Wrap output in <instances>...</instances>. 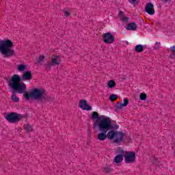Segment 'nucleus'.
I'll return each mask as SVG.
<instances>
[{
    "mask_svg": "<svg viewBox=\"0 0 175 175\" xmlns=\"http://www.w3.org/2000/svg\"><path fill=\"white\" fill-rule=\"evenodd\" d=\"M21 78L20 75L15 74L12 78L8 81V85L15 92L18 94H23V96L25 99H29L33 98L32 92L30 94L27 92V85L25 83H21Z\"/></svg>",
    "mask_w": 175,
    "mask_h": 175,
    "instance_id": "obj_1",
    "label": "nucleus"
},
{
    "mask_svg": "<svg viewBox=\"0 0 175 175\" xmlns=\"http://www.w3.org/2000/svg\"><path fill=\"white\" fill-rule=\"evenodd\" d=\"M98 128L100 133H98L97 139H98L100 142H103V140L109 139V132L113 129L111 120H110L109 118L103 116V118L98 122Z\"/></svg>",
    "mask_w": 175,
    "mask_h": 175,
    "instance_id": "obj_2",
    "label": "nucleus"
},
{
    "mask_svg": "<svg viewBox=\"0 0 175 175\" xmlns=\"http://www.w3.org/2000/svg\"><path fill=\"white\" fill-rule=\"evenodd\" d=\"M13 47V42L10 40H2L0 42V53L5 57H13L14 55V50Z\"/></svg>",
    "mask_w": 175,
    "mask_h": 175,
    "instance_id": "obj_3",
    "label": "nucleus"
},
{
    "mask_svg": "<svg viewBox=\"0 0 175 175\" xmlns=\"http://www.w3.org/2000/svg\"><path fill=\"white\" fill-rule=\"evenodd\" d=\"M124 137H125V134L121 131L111 130L108 132L109 140H113L115 144L122 143V142H124Z\"/></svg>",
    "mask_w": 175,
    "mask_h": 175,
    "instance_id": "obj_4",
    "label": "nucleus"
},
{
    "mask_svg": "<svg viewBox=\"0 0 175 175\" xmlns=\"http://www.w3.org/2000/svg\"><path fill=\"white\" fill-rule=\"evenodd\" d=\"M5 120L10 124H15V122H19L23 118H25V116L23 114L17 113L16 112H11L4 116Z\"/></svg>",
    "mask_w": 175,
    "mask_h": 175,
    "instance_id": "obj_5",
    "label": "nucleus"
},
{
    "mask_svg": "<svg viewBox=\"0 0 175 175\" xmlns=\"http://www.w3.org/2000/svg\"><path fill=\"white\" fill-rule=\"evenodd\" d=\"M61 64V57L59 55H53L51 59V62H47L45 64L46 69H51V66H55Z\"/></svg>",
    "mask_w": 175,
    "mask_h": 175,
    "instance_id": "obj_6",
    "label": "nucleus"
},
{
    "mask_svg": "<svg viewBox=\"0 0 175 175\" xmlns=\"http://www.w3.org/2000/svg\"><path fill=\"white\" fill-rule=\"evenodd\" d=\"M124 158L126 163H133L136 161V154L133 152H126Z\"/></svg>",
    "mask_w": 175,
    "mask_h": 175,
    "instance_id": "obj_7",
    "label": "nucleus"
},
{
    "mask_svg": "<svg viewBox=\"0 0 175 175\" xmlns=\"http://www.w3.org/2000/svg\"><path fill=\"white\" fill-rule=\"evenodd\" d=\"M33 99H42L44 96V91L40 89H33L31 91Z\"/></svg>",
    "mask_w": 175,
    "mask_h": 175,
    "instance_id": "obj_8",
    "label": "nucleus"
},
{
    "mask_svg": "<svg viewBox=\"0 0 175 175\" xmlns=\"http://www.w3.org/2000/svg\"><path fill=\"white\" fill-rule=\"evenodd\" d=\"M104 43L111 44L114 43V36L111 33H105L103 35Z\"/></svg>",
    "mask_w": 175,
    "mask_h": 175,
    "instance_id": "obj_9",
    "label": "nucleus"
},
{
    "mask_svg": "<svg viewBox=\"0 0 175 175\" xmlns=\"http://www.w3.org/2000/svg\"><path fill=\"white\" fill-rule=\"evenodd\" d=\"M145 10L148 14L152 16L155 14V10H154V4L152 3H148L145 6Z\"/></svg>",
    "mask_w": 175,
    "mask_h": 175,
    "instance_id": "obj_10",
    "label": "nucleus"
},
{
    "mask_svg": "<svg viewBox=\"0 0 175 175\" xmlns=\"http://www.w3.org/2000/svg\"><path fill=\"white\" fill-rule=\"evenodd\" d=\"M79 106L82 109V110H87V111L92 110V107H91V106H90L87 103V100H81L79 101Z\"/></svg>",
    "mask_w": 175,
    "mask_h": 175,
    "instance_id": "obj_11",
    "label": "nucleus"
},
{
    "mask_svg": "<svg viewBox=\"0 0 175 175\" xmlns=\"http://www.w3.org/2000/svg\"><path fill=\"white\" fill-rule=\"evenodd\" d=\"M126 29H127V31H136V29H137V25H136L135 23H129L126 27Z\"/></svg>",
    "mask_w": 175,
    "mask_h": 175,
    "instance_id": "obj_12",
    "label": "nucleus"
},
{
    "mask_svg": "<svg viewBox=\"0 0 175 175\" xmlns=\"http://www.w3.org/2000/svg\"><path fill=\"white\" fill-rule=\"evenodd\" d=\"M23 80H32V73L31 71H26L23 73Z\"/></svg>",
    "mask_w": 175,
    "mask_h": 175,
    "instance_id": "obj_13",
    "label": "nucleus"
},
{
    "mask_svg": "<svg viewBox=\"0 0 175 175\" xmlns=\"http://www.w3.org/2000/svg\"><path fill=\"white\" fill-rule=\"evenodd\" d=\"M124 161V156L122 154H118L115 157L114 163H121Z\"/></svg>",
    "mask_w": 175,
    "mask_h": 175,
    "instance_id": "obj_14",
    "label": "nucleus"
},
{
    "mask_svg": "<svg viewBox=\"0 0 175 175\" xmlns=\"http://www.w3.org/2000/svg\"><path fill=\"white\" fill-rule=\"evenodd\" d=\"M135 50L136 53H143L144 51V46L142 44H137L135 46Z\"/></svg>",
    "mask_w": 175,
    "mask_h": 175,
    "instance_id": "obj_15",
    "label": "nucleus"
},
{
    "mask_svg": "<svg viewBox=\"0 0 175 175\" xmlns=\"http://www.w3.org/2000/svg\"><path fill=\"white\" fill-rule=\"evenodd\" d=\"M107 87L108 88H114V87H116V81H114L113 80L109 81L107 83Z\"/></svg>",
    "mask_w": 175,
    "mask_h": 175,
    "instance_id": "obj_16",
    "label": "nucleus"
},
{
    "mask_svg": "<svg viewBox=\"0 0 175 175\" xmlns=\"http://www.w3.org/2000/svg\"><path fill=\"white\" fill-rule=\"evenodd\" d=\"M27 69V66L24 64L18 65V72H24Z\"/></svg>",
    "mask_w": 175,
    "mask_h": 175,
    "instance_id": "obj_17",
    "label": "nucleus"
},
{
    "mask_svg": "<svg viewBox=\"0 0 175 175\" xmlns=\"http://www.w3.org/2000/svg\"><path fill=\"white\" fill-rule=\"evenodd\" d=\"M25 130L26 131V132H32L33 131V128H32V125L31 124H25L24 126Z\"/></svg>",
    "mask_w": 175,
    "mask_h": 175,
    "instance_id": "obj_18",
    "label": "nucleus"
},
{
    "mask_svg": "<svg viewBox=\"0 0 175 175\" xmlns=\"http://www.w3.org/2000/svg\"><path fill=\"white\" fill-rule=\"evenodd\" d=\"M11 99L13 100V102H18L20 100V98L16 96V93H12L11 96Z\"/></svg>",
    "mask_w": 175,
    "mask_h": 175,
    "instance_id": "obj_19",
    "label": "nucleus"
},
{
    "mask_svg": "<svg viewBox=\"0 0 175 175\" xmlns=\"http://www.w3.org/2000/svg\"><path fill=\"white\" fill-rule=\"evenodd\" d=\"M118 99V96L117 94H111L109 96V100L111 102H114V100H117Z\"/></svg>",
    "mask_w": 175,
    "mask_h": 175,
    "instance_id": "obj_20",
    "label": "nucleus"
},
{
    "mask_svg": "<svg viewBox=\"0 0 175 175\" xmlns=\"http://www.w3.org/2000/svg\"><path fill=\"white\" fill-rule=\"evenodd\" d=\"M92 117L94 120H98V118H99V113H98V112H96V111H93Z\"/></svg>",
    "mask_w": 175,
    "mask_h": 175,
    "instance_id": "obj_21",
    "label": "nucleus"
},
{
    "mask_svg": "<svg viewBox=\"0 0 175 175\" xmlns=\"http://www.w3.org/2000/svg\"><path fill=\"white\" fill-rule=\"evenodd\" d=\"M117 152H118V154H120V155H122V157H124L125 155V152L122 148H118Z\"/></svg>",
    "mask_w": 175,
    "mask_h": 175,
    "instance_id": "obj_22",
    "label": "nucleus"
},
{
    "mask_svg": "<svg viewBox=\"0 0 175 175\" xmlns=\"http://www.w3.org/2000/svg\"><path fill=\"white\" fill-rule=\"evenodd\" d=\"M139 98L141 99V100H146V99H147V94H146L145 93L140 94Z\"/></svg>",
    "mask_w": 175,
    "mask_h": 175,
    "instance_id": "obj_23",
    "label": "nucleus"
},
{
    "mask_svg": "<svg viewBox=\"0 0 175 175\" xmlns=\"http://www.w3.org/2000/svg\"><path fill=\"white\" fill-rule=\"evenodd\" d=\"M104 173H110L111 172V168L109 166L104 167L103 170Z\"/></svg>",
    "mask_w": 175,
    "mask_h": 175,
    "instance_id": "obj_24",
    "label": "nucleus"
},
{
    "mask_svg": "<svg viewBox=\"0 0 175 175\" xmlns=\"http://www.w3.org/2000/svg\"><path fill=\"white\" fill-rule=\"evenodd\" d=\"M123 102V106H124V107H126L128 106V103H129V100H128V98H124Z\"/></svg>",
    "mask_w": 175,
    "mask_h": 175,
    "instance_id": "obj_25",
    "label": "nucleus"
},
{
    "mask_svg": "<svg viewBox=\"0 0 175 175\" xmlns=\"http://www.w3.org/2000/svg\"><path fill=\"white\" fill-rule=\"evenodd\" d=\"M116 109H122V107H124V104L122 103H118L116 105Z\"/></svg>",
    "mask_w": 175,
    "mask_h": 175,
    "instance_id": "obj_26",
    "label": "nucleus"
},
{
    "mask_svg": "<svg viewBox=\"0 0 175 175\" xmlns=\"http://www.w3.org/2000/svg\"><path fill=\"white\" fill-rule=\"evenodd\" d=\"M122 21H124V23H128V21H129V18H128V16H122Z\"/></svg>",
    "mask_w": 175,
    "mask_h": 175,
    "instance_id": "obj_27",
    "label": "nucleus"
},
{
    "mask_svg": "<svg viewBox=\"0 0 175 175\" xmlns=\"http://www.w3.org/2000/svg\"><path fill=\"white\" fill-rule=\"evenodd\" d=\"M161 47V42H156L154 49L158 50Z\"/></svg>",
    "mask_w": 175,
    "mask_h": 175,
    "instance_id": "obj_28",
    "label": "nucleus"
},
{
    "mask_svg": "<svg viewBox=\"0 0 175 175\" xmlns=\"http://www.w3.org/2000/svg\"><path fill=\"white\" fill-rule=\"evenodd\" d=\"M139 0H129V3H131L132 5L135 3H137Z\"/></svg>",
    "mask_w": 175,
    "mask_h": 175,
    "instance_id": "obj_29",
    "label": "nucleus"
},
{
    "mask_svg": "<svg viewBox=\"0 0 175 175\" xmlns=\"http://www.w3.org/2000/svg\"><path fill=\"white\" fill-rule=\"evenodd\" d=\"M44 59V56L40 55L39 59H38V62H42Z\"/></svg>",
    "mask_w": 175,
    "mask_h": 175,
    "instance_id": "obj_30",
    "label": "nucleus"
},
{
    "mask_svg": "<svg viewBox=\"0 0 175 175\" xmlns=\"http://www.w3.org/2000/svg\"><path fill=\"white\" fill-rule=\"evenodd\" d=\"M64 15H65L66 17H69V16H70V13H69L67 11H66L64 12Z\"/></svg>",
    "mask_w": 175,
    "mask_h": 175,
    "instance_id": "obj_31",
    "label": "nucleus"
},
{
    "mask_svg": "<svg viewBox=\"0 0 175 175\" xmlns=\"http://www.w3.org/2000/svg\"><path fill=\"white\" fill-rule=\"evenodd\" d=\"M172 53H175V46H172L170 47Z\"/></svg>",
    "mask_w": 175,
    "mask_h": 175,
    "instance_id": "obj_32",
    "label": "nucleus"
},
{
    "mask_svg": "<svg viewBox=\"0 0 175 175\" xmlns=\"http://www.w3.org/2000/svg\"><path fill=\"white\" fill-rule=\"evenodd\" d=\"M52 100H53V98H51V97H49L47 98V102H51Z\"/></svg>",
    "mask_w": 175,
    "mask_h": 175,
    "instance_id": "obj_33",
    "label": "nucleus"
},
{
    "mask_svg": "<svg viewBox=\"0 0 175 175\" xmlns=\"http://www.w3.org/2000/svg\"><path fill=\"white\" fill-rule=\"evenodd\" d=\"M118 16H122V11H120V12H119Z\"/></svg>",
    "mask_w": 175,
    "mask_h": 175,
    "instance_id": "obj_34",
    "label": "nucleus"
},
{
    "mask_svg": "<svg viewBox=\"0 0 175 175\" xmlns=\"http://www.w3.org/2000/svg\"><path fill=\"white\" fill-rule=\"evenodd\" d=\"M163 1V2H164L165 3H166V2H167V1H169V0H162Z\"/></svg>",
    "mask_w": 175,
    "mask_h": 175,
    "instance_id": "obj_35",
    "label": "nucleus"
}]
</instances>
